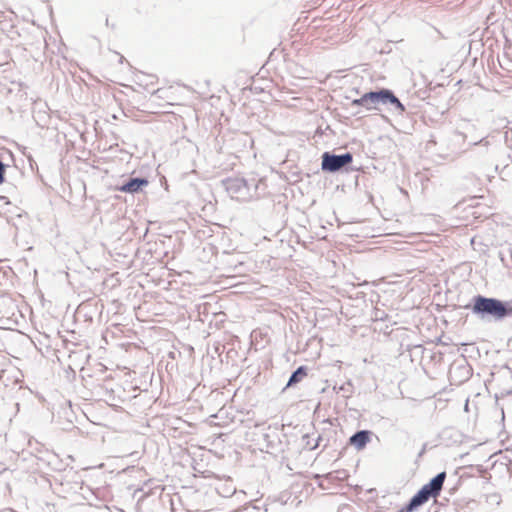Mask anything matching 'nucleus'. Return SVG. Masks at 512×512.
I'll return each mask as SVG.
<instances>
[{"mask_svg":"<svg viewBox=\"0 0 512 512\" xmlns=\"http://www.w3.org/2000/svg\"><path fill=\"white\" fill-rule=\"evenodd\" d=\"M471 310L478 319L486 322H501L507 318L506 300L476 294L464 306Z\"/></svg>","mask_w":512,"mask_h":512,"instance_id":"1","label":"nucleus"},{"mask_svg":"<svg viewBox=\"0 0 512 512\" xmlns=\"http://www.w3.org/2000/svg\"><path fill=\"white\" fill-rule=\"evenodd\" d=\"M258 183L255 177L246 178H227L222 181V184L232 199L246 202L251 200L257 195Z\"/></svg>","mask_w":512,"mask_h":512,"instance_id":"2","label":"nucleus"},{"mask_svg":"<svg viewBox=\"0 0 512 512\" xmlns=\"http://www.w3.org/2000/svg\"><path fill=\"white\" fill-rule=\"evenodd\" d=\"M352 162L353 154L351 152L335 154L333 152L326 151L321 155V170L325 173L348 171V166Z\"/></svg>","mask_w":512,"mask_h":512,"instance_id":"3","label":"nucleus"},{"mask_svg":"<svg viewBox=\"0 0 512 512\" xmlns=\"http://www.w3.org/2000/svg\"><path fill=\"white\" fill-rule=\"evenodd\" d=\"M388 88H379L364 93L360 98L351 101L352 107H364L367 110L377 109V105L385 104Z\"/></svg>","mask_w":512,"mask_h":512,"instance_id":"4","label":"nucleus"},{"mask_svg":"<svg viewBox=\"0 0 512 512\" xmlns=\"http://www.w3.org/2000/svg\"><path fill=\"white\" fill-rule=\"evenodd\" d=\"M148 184L149 181L146 177H129L121 184L117 185L115 189L123 193L137 194L148 186Z\"/></svg>","mask_w":512,"mask_h":512,"instance_id":"5","label":"nucleus"},{"mask_svg":"<svg viewBox=\"0 0 512 512\" xmlns=\"http://www.w3.org/2000/svg\"><path fill=\"white\" fill-rule=\"evenodd\" d=\"M445 479L446 472H440L432 477L428 483L424 484L421 489L425 490L430 498H436L441 493Z\"/></svg>","mask_w":512,"mask_h":512,"instance_id":"6","label":"nucleus"},{"mask_svg":"<svg viewBox=\"0 0 512 512\" xmlns=\"http://www.w3.org/2000/svg\"><path fill=\"white\" fill-rule=\"evenodd\" d=\"M430 499L425 490L419 489L399 512H414Z\"/></svg>","mask_w":512,"mask_h":512,"instance_id":"7","label":"nucleus"},{"mask_svg":"<svg viewBox=\"0 0 512 512\" xmlns=\"http://www.w3.org/2000/svg\"><path fill=\"white\" fill-rule=\"evenodd\" d=\"M372 432L370 430H358L349 438V444L357 450H362L371 441Z\"/></svg>","mask_w":512,"mask_h":512,"instance_id":"8","label":"nucleus"},{"mask_svg":"<svg viewBox=\"0 0 512 512\" xmlns=\"http://www.w3.org/2000/svg\"><path fill=\"white\" fill-rule=\"evenodd\" d=\"M308 375L307 366L301 365L296 370H294L285 386V388L293 387L300 383L306 376Z\"/></svg>","mask_w":512,"mask_h":512,"instance_id":"9","label":"nucleus"},{"mask_svg":"<svg viewBox=\"0 0 512 512\" xmlns=\"http://www.w3.org/2000/svg\"><path fill=\"white\" fill-rule=\"evenodd\" d=\"M384 105H390L394 111H396L399 115H403L406 111L405 105L400 101V99L395 95V93L389 89L387 98Z\"/></svg>","mask_w":512,"mask_h":512,"instance_id":"10","label":"nucleus"},{"mask_svg":"<svg viewBox=\"0 0 512 512\" xmlns=\"http://www.w3.org/2000/svg\"><path fill=\"white\" fill-rule=\"evenodd\" d=\"M309 435L308 434H305L303 436V439H307L306 441V446L309 448V450H315L319 445H320V441L322 440V437L319 435L316 439H315V444H311L310 440H309Z\"/></svg>","mask_w":512,"mask_h":512,"instance_id":"11","label":"nucleus"},{"mask_svg":"<svg viewBox=\"0 0 512 512\" xmlns=\"http://www.w3.org/2000/svg\"><path fill=\"white\" fill-rule=\"evenodd\" d=\"M7 165L0 161V185L5 182V172Z\"/></svg>","mask_w":512,"mask_h":512,"instance_id":"12","label":"nucleus"},{"mask_svg":"<svg viewBox=\"0 0 512 512\" xmlns=\"http://www.w3.org/2000/svg\"><path fill=\"white\" fill-rule=\"evenodd\" d=\"M387 318V314L384 311L377 310L375 312V319L384 321Z\"/></svg>","mask_w":512,"mask_h":512,"instance_id":"13","label":"nucleus"},{"mask_svg":"<svg viewBox=\"0 0 512 512\" xmlns=\"http://www.w3.org/2000/svg\"><path fill=\"white\" fill-rule=\"evenodd\" d=\"M472 146L475 145H481L487 147L489 145V142L486 140V138H481L479 141L471 143Z\"/></svg>","mask_w":512,"mask_h":512,"instance_id":"14","label":"nucleus"},{"mask_svg":"<svg viewBox=\"0 0 512 512\" xmlns=\"http://www.w3.org/2000/svg\"><path fill=\"white\" fill-rule=\"evenodd\" d=\"M507 317H512V299L506 301Z\"/></svg>","mask_w":512,"mask_h":512,"instance_id":"15","label":"nucleus"},{"mask_svg":"<svg viewBox=\"0 0 512 512\" xmlns=\"http://www.w3.org/2000/svg\"><path fill=\"white\" fill-rule=\"evenodd\" d=\"M0 201H3L5 204H9L10 203L8 198L5 197V196H0Z\"/></svg>","mask_w":512,"mask_h":512,"instance_id":"16","label":"nucleus"},{"mask_svg":"<svg viewBox=\"0 0 512 512\" xmlns=\"http://www.w3.org/2000/svg\"><path fill=\"white\" fill-rule=\"evenodd\" d=\"M425 450H426V445H424L423 448L420 450L419 457H421L425 453Z\"/></svg>","mask_w":512,"mask_h":512,"instance_id":"17","label":"nucleus"},{"mask_svg":"<svg viewBox=\"0 0 512 512\" xmlns=\"http://www.w3.org/2000/svg\"><path fill=\"white\" fill-rule=\"evenodd\" d=\"M457 135L461 136L463 140H465V138H466V135L463 133L458 132Z\"/></svg>","mask_w":512,"mask_h":512,"instance_id":"18","label":"nucleus"},{"mask_svg":"<svg viewBox=\"0 0 512 512\" xmlns=\"http://www.w3.org/2000/svg\"><path fill=\"white\" fill-rule=\"evenodd\" d=\"M105 24H106V26H109V19L108 18H106Z\"/></svg>","mask_w":512,"mask_h":512,"instance_id":"19","label":"nucleus"},{"mask_svg":"<svg viewBox=\"0 0 512 512\" xmlns=\"http://www.w3.org/2000/svg\"><path fill=\"white\" fill-rule=\"evenodd\" d=\"M264 438H265V440H266V441H268L269 435H268V434H265V435H264Z\"/></svg>","mask_w":512,"mask_h":512,"instance_id":"20","label":"nucleus"}]
</instances>
